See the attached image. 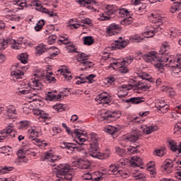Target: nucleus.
Masks as SVG:
<instances>
[{
	"mask_svg": "<svg viewBox=\"0 0 181 181\" xmlns=\"http://www.w3.org/2000/svg\"><path fill=\"white\" fill-rule=\"evenodd\" d=\"M169 50H170V46L164 44L161 46L158 55L153 51L144 54L143 58L145 62L151 63L158 70L163 69L164 66L173 67V69H181L180 59H178L177 64H173V60L169 57Z\"/></svg>",
	"mask_w": 181,
	"mask_h": 181,
	"instance_id": "f257e3e1",
	"label": "nucleus"
},
{
	"mask_svg": "<svg viewBox=\"0 0 181 181\" xmlns=\"http://www.w3.org/2000/svg\"><path fill=\"white\" fill-rule=\"evenodd\" d=\"M35 76H36L37 79L35 78L33 81V87H36V88H31V90L34 89L33 93H36L37 94V92H36L37 90H39L43 88V86L42 83L39 81V80L42 79V80H45V81H48V83H56V78L52 76H53V72H49L46 75H45V74H37Z\"/></svg>",
	"mask_w": 181,
	"mask_h": 181,
	"instance_id": "f03ea898",
	"label": "nucleus"
},
{
	"mask_svg": "<svg viewBox=\"0 0 181 181\" xmlns=\"http://www.w3.org/2000/svg\"><path fill=\"white\" fill-rule=\"evenodd\" d=\"M105 13L108 16H111V15H117L119 18H124V16H128L129 11L125 8H117L114 5H107L105 7Z\"/></svg>",
	"mask_w": 181,
	"mask_h": 181,
	"instance_id": "7ed1b4c3",
	"label": "nucleus"
},
{
	"mask_svg": "<svg viewBox=\"0 0 181 181\" xmlns=\"http://www.w3.org/2000/svg\"><path fill=\"white\" fill-rule=\"evenodd\" d=\"M88 153L90 156L96 159H107V156H108V155L100 152V146H98V141H92L90 143V148L89 149Z\"/></svg>",
	"mask_w": 181,
	"mask_h": 181,
	"instance_id": "20e7f679",
	"label": "nucleus"
},
{
	"mask_svg": "<svg viewBox=\"0 0 181 181\" xmlns=\"http://www.w3.org/2000/svg\"><path fill=\"white\" fill-rule=\"evenodd\" d=\"M78 146H76V144L74 143H67L63 142L61 144L60 148L62 149H68L66 151L67 153H73L75 149L78 151V152H81V151H84V144H80L78 143Z\"/></svg>",
	"mask_w": 181,
	"mask_h": 181,
	"instance_id": "39448f33",
	"label": "nucleus"
},
{
	"mask_svg": "<svg viewBox=\"0 0 181 181\" xmlns=\"http://www.w3.org/2000/svg\"><path fill=\"white\" fill-rule=\"evenodd\" d=\"M115 112H112L110 111H105L100 113V117L103 118V121H107V122H112V121H116L119 117Z\"/></svg>",
	"mask_w": 181,
	"mask_h": 181,
	"instance_id": "423d86ee",
	"label": "nucleus"
},
{
	"mask_svg": "<svg viewBox=\"0 0 181 181\" xmlns=\"http://www.w3.org/2000/svg\"><path fill=\"white\" fill-rule=\"evenodd\" d=\"M70 172V165L67 164L59 165L57 169V177L63 179V177Z\"/></svg>",
	"mask_w": 181,
	"mask_h": 181,
	"instance_id": "0eeeda50",
	"label": "nucleus"
},
{
	"mask_svg": "<svg viewBox=\"0 0 181 181\" xmlns=\"http://www.w3.org/2000/svg\"><path fill=\"white\" fill-rule=\"evenodd\" d=\"M131 89H132V84L122 85L119 86L117 90V95L119 98H124V97H127L128 95V91Z\"/></svg>",
	"mask_w": 181,
	"mask_h": 181,
	"instance_id": "6e6552de",
	"label": "nucleus"
},
{
	"mask_svg": "<svg viewBox=\"0 0 181 181\" xmlns=\"http://www.w3.org/2000/svg\"><path fill=\"white\" fill-rule=\"evenodd\" d=\"M76 2L81 5V6H86L87 5V8L92 10L93 12H95L97 9L94 8L93 5H97V1L94 0H76Z\"/></svg>",
	"mask_w": 181,
	"mask_h": 181,
	"instance_id": "1a4fd4ad",
	"label": "nucleus"
},
{
	"mask_svg": "<svg viewBox=\"0 0 181 181\" xmlns=\"http://www.w3.org/2000/svg\"><path fill=\"white\" fill-rule=\"evenodd\" d=\"M98 99L102 104H110L111 103V95H108L107 92H103L98 95Z\"/></svg>",
	"mask_w": 181,
	"mask_h": 181,
	"instance_id": "9d476101",
	"label": "nucleus"
},
{
	"mask_svg": "<svg viewBox=\"0 0 181 181\" xmlns=\"http://www.w3.org/2000/svg\"><path fill=\"white\" fill-rule=\"evenodd\" d=\"M127 42L125 41H122V37H119L118 40L115 41L114 46H112V49H115V50L119 49H124V47H127Z\"/></svg>",
	"mask_w": 181,
	"mask_h": 181,
	"instance_id": "9b49d317",
	"label": "nucleus"
},
{
	"mask_svg": "<svg viewBox=\"0 0 181 181\" xmlns=\"http://www.w3.org/2000/svg\"><path fill=\"white\" fill-rule=\"evenodd\" d=\"M16 111V110H15V107L13 106H11L7 109L6 114H4V118L6 119H13L15 118Z\"/></svg>",
	"mask_w": 181,
	"mask_h": 181,
	"instance_id": "f8f14e48",
	"label": "nucleus"
},
{
	"mask_svg": "<svg viewBox=\"0 0 181 181\" xmlns=\"http://www.w3.org/2000/svg\"><path fill=\"white\" fill-rule=\"evenodd\" d=\"M145 98L142 97L130 98L127 100H123L124 103H130L131 104H141V103H145Z\"/></svg>",
	"mask_w": 181,
	"mask_h": 181,
	"instance_id": "ddd939ff",
	"label": "nucleus"
},
{
	"mask_svg": "<svg viewBox=\"0 0 181 181\" xmlns=\"http://www.w3.org/2000/svg\"><path fill=\"white\" fill-rule=\"evenodd\" d=\"M33 91H35V89H23L19 93L20 94H27V98L32 99L33 97L37 95V93H33Z\"/></svg>",
	"mask_w": 181,
	"mask_h": 181,
	"instance_id": "4468645a",
	"label": "nucleus"
},
{
	"mask_svg": "<svg viewBox=\"0 0 181 181\" xmlns=\"http://www.w3.org/2000/svg\"><path fill=\"white\" fill-rule=\"evenodd\" d=\"M140 132V131H135L133 134L127 136L126 137V139H127L130 142H136V141L139 139V136H141Z\"/></svg>",
	"mask_w": 181,
	"mask_h": 181,
	"instance_id": "2eb2a0df",
	"label": "nucleus"
},
{
	"mask_svg": "<svg viewBox=\"0 0 181 181\" xmlns=\"http://www.w3.org/2000/svg\"><path fill=\"white\" fill-rule=\"evenodd\" d=\"M119 29V25L117 24H111L109 25V27L107 28V35H110V36H112V35H115L117 32L115 30Z\"/></svg>",
	"mask_w": 181,
	"mask_h": 181,
	"instance_id": "dca6fc26",
	"label": "nucleus"
},
{
	"mask_svg": "<svg viewBox=\"0 0 181 181\" xmlns=\"http://www.w3.org/2000/svg\"><path fill=\"white\" fill-rule=\"evenodd\" d=\"M0 134L1 136H5L2 140L4 141L6 138H8V135H10V134H13V127L8 126L6 130H3L2 132H0Z\"/></svg>",
	"mask_w": 181,
	"mask_h": 181,
	"instance_id": "f3484780",
	"label": "nucleus"
},
{
	"mask_svg": "<svg viewBox=\"0 0 181 181\" xmlns=\"http://www.w3.org/2000/svg\"><path fill=\"white\" fill-rule=\"evenodd\" d=\"M126 16L127 17L121 21V25H124V26H129V25H132V23H134V18L131 17L129 12Z\"/></svg>",
	"mask_w": 181,
	"mask_h": 181,
	"instance_id": "a211bd4d",
	"label": "nucleus"
},
{
	"mask_svg": "<svg viewBox=\"0 0 181 181\" xmlns=\"http://www.w3.org/2000/svg\"><path fill=\"white\" fill-rule=\"evenodd\" d=\"M156 108L159 111H165L163 108L165 110H169V105L165 104V101L160 100L156 104Z\"/></svg>",
	"mask_w": 181,
	"mask_h": 181,
	"instance_id": "6ab92c4d",
	"label": "nucleus"
},
{
	"mask_svg": "<svg viewBox=\"0 0 181 181\" xmlns=\"http://www.w3.org/2000/svg\"><path fill=\"white\" fill-rule=\"evenodd\" d=\"M24 75H25V73L21 71V70L13 71L11 73V76L12 77H14L17 80L19 79V78H23Z\"/></svg>",
	"mask_w": 181,
	"mask_h": 181,
	"instance_id": "aec40b11",
	"label": "nucleus"
},
{
	"mask_svg": "<svg viewBox=\"0 0 181 181\" xmlns=\"http://www.w3.org/2000/svg\"><path fill=\"white\" fill-rule=\"evenodd\" d=\"M132 160H134L132 163H131V165L133 168H136V166H139V165H142V159L141 158L134 156L132 158Z\"/></svg>",
	"mask_w": 181,
	"mask_h": 181,
	"instance_id": "412c9836",
	"label": "nucleus"
},
{
	"mask_svg": "<svg viewBox=\"0 0 181 181\" xmlns=\"http://www.w3.org/2000/svg\"><path fill=\"white\" fill-rule=\"evenodd\" d=\"M6 45H14V46H13L12 47L13 49H16V50H18L19 49V47L16 45H21V43L17 42L16 40H15L8 38L5 42V46H6Z\"/></svg>",
	"mask_w": 181,
	"mask_h": 181,
	"instance_id": "4be33fe9",
	"label": "nucleus"
},
{
	"mask_svg": "<svg viewBox=\"0 0 181 181\" xmlns=\"http://www.w3.org/2000/svg\"><path fill=\"white\" fill-rule=\"evenodd\" d=\"M139 145L130 146L129 148H127V151L129 153L135 155V153H139Z\"/></svg>",
	"mask_w": 181,
	"mask_h": 181,
	"instance_id": "5701e85b",
	"label": "nucleus"
},
{
	"mask_svg": "<svg viewBox=\"0 0 181 181\" xmlns=\"http://www.w3.org/2000/svg\"><path fill=\"white\" fill-rule=\"evenodd\" d=\"M168 143L169 148H170L173 152L177 151V143L175 140H168Z\"/></svg>",
	"mask_w": 181,
	"mask_h": 181,
	"instance_id": "b1692460",
	"label": "nucleus"
},
{
	"mask_svg": "<svg viewBox=\"0 0 181 181\" xmlns=\"http://www.w3.org/2000/svg\"><path fill=\"white\" fill-rule=\"evenodd\" d=\"M158 126H146L144 132L146 134V135H149V134H152V132L158 131Z\"/></svg>",
	"mask_w": 181,
	"mask_h": 181,
	"instance_id": "393cba45",
	"label": "nucleus"
},
{
	"mask_svg": "<svg viewBox=\"0 0 181 181\" xmlns=\"http://www.w3.org/2000/svg\"><path fill=\"white\" fill-rule=\"evenodd\" d=\"M94 43V38L92 36H86L83 37V44L86 46H91Z\"/></svg>",
	"mask_w": 181,
	"mask_h": 181,
	"instance_id": "a878e982",
	"label": "nucleus"
},
{
	"mask_svg": "<svg viewBox=\"0 0 181 181\" xmlns=\"http://www.w3.org/2000/svg\"><path fill=\"white\" fill-rule=\"evenodd\" d=\"M181 8V0L174 3V5L170 8V12L175 13L177 11H179Z\"/></svg>",
	"mask_w": 181,
	"mask_h": 181,
	"instance_id": "bb28decb",
	"label": "nucleus"
},
{
	"mask_svg": "<svg viewBox=\"0 0 181 181\" xmlns=\"http://www.w3.org/2000/svg\"><path fill=\"white\" fill-rule=\"evenodd\" d=\"M179 114L181 115V104L175 107V110L171 113V117L175 118L179 117Z\"/></svg>",
	"mask_w": 181,
	"mask_h": 181,
	"instance_id": "cd10ccee",
	"label": "nucleus"
},
{
	"mask_svg": "<svg viewBox=\"0 0 181 181\" xmlns=\"http://www.w3.org/2000/svg\"><path fill=\"white\" fill-rule=\"evenodd\" d=\"M35 49L37 50V54H43L47 50L46 45L42 44L37 46Z\"/></svg>",
	"mask_w": 181,
	"mask_h": 181,
	"instance_id": "c85d7f7f",
	"label": "nucleus"
},
{
	"mask_svg": "<svg viewBox=\"0 0 181 181\" xmlns=\"http://www.w3.org/2000/svg\"><path fill=\"white\" fill-rule=\"evenodd\" d=\"M18 59L23 64H26L28 63V54H21L18 56Z\"/></svg>",
	"mask_w": 181,
	"mask_h": 181,
	"instance_id": "c756f323",
	"label": "nucleus"
},
{
	"mask_svg": "<svg viewBox=\"0 0 181 181\" xmlns=\"http://www.w3.org/2000/svg\"><path fill=\"white\" fill-rule=\"evenodd\" d=\"M45 159H47L49 160V162L54 163V162H56V160H58L60 158H59V157L52 156V153H46Z\"/></svg>",
	"mask_w": 181,
	"mask_h": 181,
	"instance_id": "7c9ffc66",
	"label": "nucleus"
},
{
	"mask_svg": "<svg viewBox=\"0 0 181 181\" xmlns=\"http://www.w3.org/2000/svg\"><path fill=\"white\" fill-rule=\"evenodd\" d=\"M49 50H51L52 52L50 54L49 57H48V59H52V57H56L59 53H60V50L57 47H52L49 48Z\"/></svg>",
	"mask_w": 181,
	"mask_h": 181,
	"instance_id": "2f4dec72",
	"label": "nucleus"
},
{
	"mask_svg": "<svg viewBox=\"0 0 181 181\" xmlns=\"http://www.w3.org/2000/svg\"><path fill=\"white\" fill-rule=\"evenodd\" d=\"M11 170H13V167H0V173H1V175H5V173H8V172H11Z\"/></svg>",
	"mask_w": 181,
	"mask_h": 181,
	"instance_id": "473e14b6",
	"label": "nucleus"
},
{
	"mask_svg": "<svg viewBox=\"0 0 181 181\" xmlns=\"http://www.w3.org/2000/svg\"><path fill=\"white\" fill-rule=\"evenodd\" d=\"M88 59V56L86 55L85 53H81V54L78 55L77 61L80 62L81 63V62L87 61Z\"/></svg>",
	"mask_w": 181,
	"mask_h": 181,
	"instance_id": "72a5a7b5",
	"label": "nucleus"
},
{
	"mask_svg": "<svg viewBox=\"0 0 181 181\" xmlns=\"http://www.w3.org/2000/svg\"><path fill=\"white\" fill-rule=\"evenodd\" d=\"M80 66H83V67H85V69H87V67H88L89 69H91V67H93V66H94V64H93V62H88L86 60V61L80 62Z\"/></svg>",
	"mask_w": 181,
	"mask_h": 181,
	"instance_id": "f704fd0d",
	"label": "nucleus"
},
{
	"mask_svg": "<svg viewBox=\"0 0 181 181\" xmlns=\"http://www.w3.org/2000/svg\"><path fill=\"white\" fill-rule=\"evenodd\" d=\"M56 39H57V36H56V35H49L48 37L49 45H53V43H55Z\"/></svg>",
	"mask_w": 181,
	"mask_h": 181,
	"instance_id": "c9c22d12",
	"label": "nucleus"
},
{
	"mask_svg": "<svg viewBox=\"0 0 181 181\" xmlns=\"http://www.w3.org/2000/svg\"><path fill=\"white\" fill-rule=\"evenodd\" d=\"M125 63H127L126 60H124L122 62H114L115 69H121V68H122L123 66H125Z\"/></svg>",
	"mask_w": 181,
	"mask_h": 181,
	"instance_id": "e433bc0d",
	"label": "nucleus"
},
{
	"mask_svg": "<svg viewBox=\"0 0 181 181\" xmlns=\"http://www.w3.org/2000/svg\"><path fill=\"white\" fill-rule=\"evenodd\" d=\"M29 132H30V134L28 138H29V139H32V140L33 139V138L37 136V135L39 134L37 132H35V129H31L30 130H29Z\"/></svg>",
	"mask_w": 181,
	"mask_h": 181,
	"instance_id": "4c0bfd02",
	"label": "nucleus"
},
{
	"mask_svg": "<svg viewBox=\"0 0 181 181\" xmlns=\"http://www.w3.org/2000/svg\"><path fill=\"white\" fill-rule=\"evenodd\" d=\"M83 180H91L93 181V175L90 173H87L83 175L82 176Z\"/></svg>",
	"mask_w": 181,
	"mask_h": 181,
	"instance_id": "58836bf2",
	"label": "nucleus"
},
{
	"mask_svg": "<svg viewBox=\"0 0 181 181\" xmlns=\"http://www.w3.org/2000/svg\"><path fill=\"white\" fill-rule=\"evenodd\" d=\"M136 180L145 181L146 180V177L144 174H139L134 176Z\"/></svg>",
	"mask_w": 181,
	"mask_h": 181,
	"instance_id": "ea45409f",
	"label": "nucleus"
},
{
	"mask_svg": "<svg viewBox=\"0 0 181 181\" xmlns=\"http://www.w3.org/2000/svg\"><path fill=\"white\" fill-rule=\"evenodd\" d=\"M106 132L107 134H110V135H112L114 138V136L115 135V132H117V129L114 127L107 128L106 130Z\"/></svg>",
	"mask_w": 181,
	"mask_h": 181,
	"instance_id": "a19ab883",
	"label": "nucleus"
},
{
	"mask_svg": "<svg viewBox=\"0 0 181 181\" xmlns=\"http://www.w3.org/2000/svg\"><path fill=\"white\" fill-rule=\"evenodd\" d=\"M154 155H156V156H163V155H165V151L163 149L156 150L154 151Z\"/></svg>",
	"mask_w": 181,
	"mask_h": 181,
	"instance_id": "79ce46f5",
	"label": "nucleus"
},
{
	"mask_svg": "<svg viewBox=\"0 0 181 181\" xmlns=\"http://www.w3.org/2000/svg\"><path fill=\"white\" fill-rule=\"evenodd\" d=\"M94 77H95V75L94 74H90L88 76H86V81H88V83H92L94 81Z\"/></svg>",
	"mask_w": 181,
	"mask_h": 181,
	"instance_id": "37998d69",
	"label": "nucleus"
},
{
	"mask_svg": "<svg viewBox=\"0 0 181 181\" xmlns=\"http://www.w3.org/2000/svg\"><path fill=\"white\" fill-rule=\"evenodd\" d=\"M73 177V175L70 173V172H69L68 173H66L65 175L63 176L62 180H71Z\"/></svg>",
	"mask_w": 181,
	"mask_h": 181,
	"instance_id": "c03bdc74",
	"label": "nucleus"
},
{
	"mask_svg": "<svg viewBox=\"0 0 181 181\" xmlns=\"http://www.w3.org/2000/svg\"><path fill=\"white\" fill-rule=\"evenodd\" d=\"M3 12L5 13L6 16H12L13 15L12 10H9V8H4Z\"/></svg>",
	"mask_w": 181,
	"mask_h": 181,
	"instance_id": "a18cd8bd",
	"label": "nucleus"
},
{
	"mask_svg": "<svg viewBox=\"0 0 181 181\" xmlns=\"http://www.w3.org/2000/svg\"><path fill=\"white\" fill-rule=\"evenodd\" d=\"M24 153H25V151L18 150V159H25V155H23Z\"/></svg>",
	"mask_w": 181,
	"mask_h": 181,
	"instance_id": "49530a36",
	"label": "nucleus"
},
{
	"mask_svg": "<svg viewBox=\"0 0 181 181\" xmlns=\"http://www.w3.org/2000/svg\"><path fill=\"white\" fill-rule=\"evenodd\" d=\"M76 47L74 46V45H69V46H68L67 47H66V49H67V50H68V52H69V53H76V48H75Z\"/></svg>",
	"mask_w": 181,
	"mask_h": 181,
	"instance_id": "de8ad7c7",
	"label": "nucleus"
},
{
	"mask_svg": "<svg viewBox=\"0 0 181 181\" xmlns=\"http://www.w3.org/2000/svg\"><path fill=\"white\" fill-rule=\"evenodd\" d=\"M171 168H173V164L170 163L169 161L165 160V164L164 165V170H168Z\"/></svg>",
	"mask_w": 181,
	"mask_h": 181,
	"instance_id": "09e8293b",
	"label": "nucleus"
},
{
	"mask_svg": "<svg viewBox=\"0 0 181 181\" xmlns=\"http://www.w3.org/2000/svg\"><path fill=\"white\" fill-rule=\"evenodd\" d=\"M89 139H91L92 142L97 141V134L95 133H90L89 135Z\"/></svg>",
	"mask_w": 181,
	"mask_h": 181,
	"instance_id": "8fccbe9b",
	"label": "nucleus"
},
{
	"mask_svg": "<svg viewBox=\"0 0 181 181\" xmlns=\"http://www.w3.org/2000/svg\"><path fill=\"white\" fill-rule=\"evenodd\" d=\"M160 30H162V28H160V24H158L156 27H154V30H151V33L155 35V33H158Z\"/></svg>",
	"mask_w": 181,
	"mask_h": 181,
	"instance_id": "3c124183",
	"label": "nucleus"
},
{
	"mask_svg": "<svg viewBox=\"0 0 181 181\" xmlns=\"http://www.w3.org/2000/svg\"><path fill=\"white\" fill-rule=\"evenodd\" d=\"M73 134H76V136H77V138H80V136H83L84 135L83 133L78 132V129H74V132H71V135H73Z\"/></svg>",
	"mask_w": 181,
	"mask_h": 181,
	"instance_id": "603ef678",
	"label": "nucleus"
},
{
	"mask_svg": "<svg viewBox=\"0 0 181 181\" xmlns=\"http://www.w3.org/2000/svg\"><path fill=\"white\" fill-rule=\"evenodd\" d=\"M29 125V123L28 121L21 122L20 124V129H23V128H26Z\"/></svg>",
	"mask_w": 181,
	"mask_h": 181,
	"instance_id": "864d4df0",
	"label": "nucleus"
},
{
	"mask_svg": "<svg viewBox=\"0 0 181 181\" xmlns=\"http://www.w3.org/2000/svg\"><path fill=\"white\" fill-rule=\"evenodd\" d=\"M0 45L1 46L0 50H5V49H6V47L5 46V39H0Z\"/></svg>",
	"mask_w": 181,
	"mask_h": 181,
	"instance_id": "5fc2aeb1",
	"label": "nucleus"
},
{
	"mask_svg": "<svg viewBox=\"0 0 181 181\" xmlns=\"http://www.w3.org/2000/svg\"><path fill=\"white\" fill-rule=\"evenodd\" d=\"M47 97H48L49 101H53V100H54V98H56V95L52 93V92H49L47 94Z\"/></svg>",
	"mask_w": 181,
	"mask_h": 181,
	"instance_id": "6e6d98bb",
	"label": "nucleus"
},
{
	"mask_svg": "<svg viewBox=\"0 0 181 181\" xmlns=\"http://www.w3.org/2000/svg\"><path fill=\"white\" fill-rule=\"evenodd\" d=\"M132 39L133 40H135L137 43H139V42H142V40H144V37H136V36H134L132 37Z\"/></svg>",
	"mask_w": 181,
	"mask_h": 181,
	"instance_id": "4d7b16f0",
	"label": "nucleus"
},
{
	"mask_svg": "<svg viewBox=\"0 0 181 181\" xmlns=\"http://www.w3.org/2000/svg\"><path fill=\"white\" fill-rule=\"evenodd\" d=\"M125 160L124 159H120L118 162H117V166H119V168H121L122 166H125Z\"/></svg>",
	"mask_w": 181,
	"mask_h": 181,
	"instance_id": "13d9d810",
	"label": "nucleus"
},
{
	"mask_svg": "<svg viewBox=\"0 0 181 181\" xmlns=\"http://www.w3.org/2000/svg\"><path fill=\"white\" fill-rule=\"evenodd\" d=\"M149 88H151V86L144 85L140 86V90H141V91H146V90H149Z\"/></svg>",
	"mask_w": 181,
	"mask_h": 181,
	"instance_id": "bf43d9fd",
	"label": "nucleus"
},
{
	"mask_svg": "<svg viewBox=\"0 0 181 181\" xmlns=\"http://www.w3.org/2000/svg\"><path fill=\"white\" fill-rule=\"evenodd\" d=\"M78 140L79 141H76L77 144H80L81 145H84V144H83V142H86V139H84V138L80 136V137H78Z\"/></svg>",
	"mask_w": 181,
	"mask_h": 181,
	"instance_id": "052dcab7",
	"label": "nucleus"
},
{
	"mask_svg": "<svg viewBox=\"0 0 181 181\" xmlns=\"http://www.w3.org/2000/svg\"><path fill=\"white\" fill-rule=\"evenodd\" d=\"M141 83L140 82L138 83L137 85H132V88H134V90H141Z\"/></svg>",
	"mask_w": 181,
	"mask_h": 181,
	"instance_id": "680f3d73",
	"label": "nucleus"
},
{
	"mask_svg": "<svg viewBox=\"0 0 181 181\" xmlns=\"http://www.w3.org/2000/svg\"><path fill=\"white\" fill-rule=\"evenodd\" d=\"M115 81V78H114L112 76L107 78V83L109 84H114Z\"/></svg>",
	"mask_w": 181,
	"mask_h": 181,
	"instance_id": "e2e57ef3",
	"label": "nucleus"
},
{
	"mask_svg": "<svg viewBox=\"0 0 181 181\" xmlns=\"http://www.w3.org/2000/svg\"><path fill=\"white\" fill-rule=\"evenodd\" d=\"M83 23L85 25H91V19L90 18H85L83 20Z\"/></svg>",
	"mask_w": 181,
	"mask_h": 181,
	"instance_id": "0e129e2a",
	"label": "nucleus"
},
{
	"mask_svg": "<svg viewBox=\"0 0 181 181\" xmlns=\"http://www.w3.org/2000/svg\"><path fill=\"white\" fill-rule=\"evenodd\" d=\"M6 25L4 24L3 21H0V32H2L3 29H5Z\"/></svg>",
	"mask_w": 181,
	"mask_h": 181,
	"instance_id": "69168bd1",
	"label": "nucleus"
},
{
	"mask_svg": "<svg viewBox=\"0 0 181 181\" xmlns=\"http://www.w3.org/2000/svg\"><path fill=\"white\" fill-rule=\"evenodd\" d=\"M111 19V17L104 16V14H102V18L101 21H110Z\"/></svg>",
	"mask_w": 181,
	"mask_h": 181,
	"instance_id": "338daca9",
	"label": "nucleus"
},
{
	"mask_svg": "<svg viewBox=\"0 0 181 181\" xmlns=\"http://www.w3.org/2000/svg\"><path fill=\"white\" fill-rule=\"evenodd\" d=\"M119 71H120V73H124V74L128 73V69H127V67H125V66H123L122 68H121L119 69Z\"/></svg>",
	"mask_w": 181,
	"mask_h": 181,
	"instance_id": "774afa93",
	"label": "nucleus"
}]
</instances>
